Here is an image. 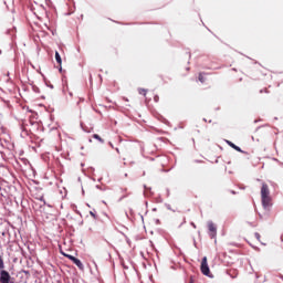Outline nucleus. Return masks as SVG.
<instances>
[{
  "label": "nucleus",
  "mask_w": 283,
  "mask_h": 283,
  "mask_svg": "<svg viewBox=\"0 0 283 283\" xmlns=\"http://www.w3.org/2000/svg\"><path fill=\"white\" fill-rule=\"evenodd\" d=\"M261 202L262 207L265 209H270L273 206V199L271 198V190L269 189V185L263 182L261 187Z\"/></svg>",
  "instance_id": "1"
},
{
  "label": "nucleus",
  "mask_w": 283,
  "mask_h": 283,
  "mask_svg": "<svg viewBox=\"0 0 283 283\" xmlns=\"http://www.w3.org/2000/svg\"><path fill=\"white\" fill-rule=\"evenodd\" d=\"M200 269H201V273H202L203 275H209V273H211V270L209 269V263H208V261H207V256H203V258H202Z\"/></svg>",
  "instance_id": "2"
},
{
  "label": "nucleus",
  "mask_w": 283,
  "mask_h": 283,
  "mask_svg": "<svg viewBox=\"0 0 283 283\" xmlns=\"http://www.w3.org/2000/svg\"><path fill=\"white\" fill-rule=\"evenodd\" d=\"M208 231L211 239L218 235V228L216 227V223H213V221L208 222Z\"/></svg>",
  "instance_id": "3"
},
{
  "label": "nucleus",
  "mask_w": 283,
  "mask_h": 283,
  "mask_svg": "<svg viewBox=\"0 0 283 283\" xmlns=\"http://www.w3.org/2000/svg\"><path fill=\"white\" fill-rule=\"evenodd\" d=\"M12 277L10 276V273L8 272V271H6V270H2L1 272H0V282L1 283H10V280H11Z\"/></svg>",
  "instance_id": "4"
},
{
  "label": "nucleus",
  "mask_w": 283,
  "mask_h": 283,
  "mask_svg": "<svg viewBox=\"0 0 283 283\" xmlns=\"http://www.w3.org/2000/svg\"><path fill=\"white\" fill-rule=\"evenodd\" d=\"M73 264H76L81 271H83L84 269V265H83V262H81V260H78L77 258L73 259Z\"/></svg>",
  "instance_id": "5"
},
{
  "label": "nucleus",
  "mask_w": 283,
  "mask_h": 283,
  "mask_svg": "<svg viewBox=\"0 0 283 283\" xmlns=\"http://www.w3.org/2000/svg\"><path fill=\"white\" fill-rule=\"evenodd\" d=\"M55 61L59 63V65H62L63 60L61 59V54H59V51L55 52Z\"/></svg>",
  "instance_id": "6"
},
{
  "label": "nucleus",
  "mask_w": 283,
  "mask_h": 283,
  "mask_svg": "<svg viewBox=\"0 0 283 283\" xmlns=\"http://www.w3.org/2000/svg\"><path fill=\"white\" fill-rule=\"evenodd\" d=\"M228 145H229L230 147H232V149H235V151L242 153V149H241L239 146H237L235 144H233V143H231V142H228Z\"/></svg>",
  "instance_id": "7"
},
{
  "label": "nucleus",
  "mask_w": 283,
  "mask_h": 283,
  "mask_svg": "<svg viewBox=\"0 0 283 283\" xmlns=\"http://www.w3.org/2000/svg\"><path fill=\"white\" fill-rule=\"evenodd\" d=\"M93 138H95V140H98L99 143H105V140H104L103 138H101V137L98 136V134H94V135H93Z\"/></svg>",
  "instance_id": "8"
},
{
  "label": "nucleus",
  "mask_w": 283,
  "mask_h": 283,
  "mask_svg": "<svg viewBox=\"0 0 283 283\" xmlns=\"http://www.w3.org/2000/svg\"><path fill=\"white\" fill-rule=\"evenodd\" d=\"M138 93H139L142 96H147V90H145V88H139V90H138Z\"/></svg>",
  "instance_id": "9"
},
{
  "label": "nucleus",
  "mask_w": 283,
  "mask_h": 283,
  "mask_svg": "<svg viewBox=\"0 0 283 283\" xmlns=\"http://www.w3.org/2000/svg\"><path fill=\"white\" fill-rule=\"evenodd\" d=\"M262 134H264V129L259 128L255 133V136H262Z\"/></svg>",
  "instance_id": "10"
},
{
  "label": "nucleus",
  "mask_w": 283,
  "mask_h": 283,
  "mask_svg": "<svg viewBox=\"0 0 283 283\" xmlns=\"http://www.w3.org/2000/svg\"><path fill=\"white\" fill-rule=\"evenodd\" d=\"M64 258H67L69 260H71V262H73V259H75L76 256L70 255V254H65L63 253Z\"/></svg>",
  "instance_id": "11"
},
{
  "label": "nucleus",
  "mask_w": 283,
  "mask_h": 283,
  "mask_svg": "<svg viewBox=\"0 0 283 283\" xmlns=\"http://www.w3.org/2000/svg\"><path fill=\"white\" fill-rule=\"evenodd\" d=\"M6 268V264L3 263V258L0 255V271Z\"/></svg>",
  "instance_id": "12"
},
{
  "label": "nucleus",
  "mask_w": 283,
  "mask_h": 283,
  "mask_svg": "<svg viewBox=\"0 0 283 283\" xmlns=\"http://www.w3.org/2000/svg\"><path fill=\"white\" fill-rule=\"evenodd\" d=\"M200 83H205V75H202V73H199V76H198Z\"/></svg>",
  "instance_id": "13"
},
{
  "label": "nucleus",
  "mask_w": 283,
  "mask_h": 283,
  "mask_svg": "<svg viewBox=\"0 0 283 283\" xmlns=\"http://www.w3.org/2000/svg\"><path fill=\"white\" fill-rule=\"evenodd\" d=\"M254 238L260 242V238H261V235H260V233H254Z\"/></svg>",
  "instance_id": "14"
},
{
  "label": "nucleus",
  "mask_w": 283,
  "mask_h": 283,
  "mask_svg": "<svg viewBox=\"0 0 283 283\" xmlns=\"http://www.w3.org/2000/svg\"><path fill=\"white\" fill-rule=\"evenodd\" d=\"M90 214L92 216V218H96V213L91 211Z\"/></svg>",
  "instance_id": "15"
},
{
  "label": "nucleus",
  "mask_w": 283,
  "mask_h": 283,
  "mask_svg": "<svg viewBox=\"0 0 283 283\" xmlns=\"http://www.w3.org/2000/svg\"><path fill=\"white\" fill-rule=\"evenodd\" d=\"M189 283H193V279H190V282Z\"/></svg>",
  "instance_id": "16"
},
{
  "label": "nucleus",
  "mask_w": 283,
  "mask_h": 283,
  "mask_svg": "<svg viewBox=\"0 0 283 283\" xmlns=\"http://www.w3.org/2000/svg\"><path fill=\"white\" fill-rule=\"evenodd\" d=\"M155 101H158V96H155Z\"/></svg>",
  "instance_id": "17"
},
{
  "label": "nucleus",
  "mask_w": 283,
  "mask_h": 283,
  "mask_svg": "<svg viewBox=\"0 0 283 283\" xmlns=\"http://www.w3.org/2000/svg\"><path fill=\"white\" fill-rule=\"evenodd\" d=\"M264 92H265V93H269V91H268L266 88L264 90Z\"/></svg>",
  "instance_id": "18"
},
{
  "label": "nucleus",
  "mask_w": 283,
  "mask_h": 283,
  "mask_svg": "<svg viewBox=\"0 0 283 283\" xmlns=\"http://www.w3.org/2000/svg\"><path fill=\"white\" fill-rule=\"evenodd\" d=\"M263 92H264L263 90L260 91L261 94H262Z\"/></svg>",
  "instance_id": "19"
},
{
  "label": "nucleus",
  "mask_w": 283,
  "mask_h": 283,
  "mask_svg": "<svg viewBox=\"0 0 283 283\" xmlns=\"http://www.w3.org/2000/svg\"><path fill=\"white\" fill-rule=\"evenodd\" d=\"M187 72H189V67H187Z\"/></svg>",
  "instance_id": "20"
}]
</instances>
